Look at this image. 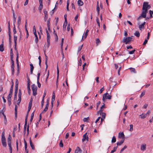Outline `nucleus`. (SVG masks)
Segmentation results:
<instances>
[{
	"instance_id": "15",
	"label": "nucleus",
	"mask_w": 153,
	"mask_h": 153,
	"mask_svg": "<svg viewBox=\"0 0 153 153\" xmlns=\"http://www.w3.org/2000/svg\"><path fill=\"white\" fill-rule=\"evenodd\" d=\"M124 140L123 139L120 141L118 142L117 143V146H120L124 142Z\"/></svg>"
},
{
	"instance_id": "46",
	"label": "nucleus",
	"mask_w": 153,
	"mask_h": 153,
	"mask_svg": "<svg viewBox=\"0 0 153 153\" xmlns=\"http://www.w3.org/2000/svg\"><path fill=\"white\" fill-rule=\"evenodd\" d=\"M48 107V106L46 105L45 108H44V110L42 112L43 113V112H45L47 110Z\"/></svg>"
},
{
	"instance_id": "52",
	"label": "nucleus",
	"mask_w": 153,
	"mask_h": 153,
	"mask_svg": "<svg viewBox=\"0 0 153 153\" xmlns=\"http://www.w3.org/2000/svg\"><path fill=\"white\" fill-rule=\"evenodd\" d=\"M148 39H146L143 44V45H145L148 42Z\"/></svg>"
},
{
	"instance_id": "37",
	"label": "nucleus",
	"mask_w": 153,
	"mask_h": 153,
	"mask_svg": "<svg viewBox=\"0 0 153 153\" xmlns=\"http://www.w3.org/2000/svg\"><path fill=\"white\" fill-rule=\"evenodd\" d=\"M13 26L14 27L13 28V32L14 34L16 33V30L15 24H13Z\"/></svg>"
},
{
	"instance_id": "13",
	"label": "nucleus",
	"mask_w": 153,
	"mask_h": 153,
	"mask_svg": "<svg viewBox=\"0 0 153 153\" xmlns=\"http://www.w3.org/2000/svg\"><path fill=\"white\" fill-rule=\"evenodd\" d=\"M30 72L31 74H32L34 67L32 64H30Z\"/></svg>"
},
{
	"instance_id": "23",
	"label": "nucleus",
	"mask_w": 153,
	"mask_h": 153,
	"mask_svg": "<svg viewBox=\"0 0 153 153\" xmlns=\"http://www.w3.org/2000/svg\"><path fill=\"white\" fill-rule=\"evenodd\" d=\"M17 106L16 105H15V117L16 118V117H17Z\"/></svg>"
},
{
	"instance_id": "60",
	"label": "nucleus",
	"mask_w": 153,
	"mask_h": 153,
	"mask_svg": "<svg viewBox=\"0 0 153 153\" xmlns=\"http://www.w3.org/2000/svg\"><path fill=\"white\" fill-rule=\"evenodd\" d=\"M127 147V146H125L124 147L122 148L120 150V152H122L123 151H124V150Z\"/></svg>"
},
{
	"instance_id": "63",
	"label": "nucleus",
	"mask_w": 153,
	"mask_h": 153,
	"mask_svg": "<svg viewBox=\"0 0 153 153\" xmlns=\"http://www.w3.org/2000/svg\"><path fill=\"white\" fill-rule=\"evenodd\" d=\"M56 10H55V8H54L51 11L50 13L51 15H52L53 14V13H54V12L55 11H56Z\"/></svg>"
},
{
	"instance_id": "28",
	"label": "nucleus",
	"mask_w": 153,
	"mask_h": 153,
	"mask_svg": "<svg viewBox=\"0 0 153 153\" xmlns=\"http://www.w3.org/2000/svg\"><path fill=\"white\" fill-rule=\"evenodd\" d=\"M117 148V146L116 147H114L113 148V150L111 151L110 153H113L114 152H115Z\"/></svg>"
},
{
	"instance_id": "25",
	"label": "nucleus",
	"mask_w": 153,
	"mask_h": 153,
	"mask_svg": "<svg viewBox=\"0 0 153 153\" xmlns=\"http://www.w3.org/2000/svg\"><path fill=\"white\" fill-rule=\"evenodd\" d=\"M33 99L31 98L29 103L28 107H32V104Z\"/></svg>"
},
{
	"instance_id": "26",
	"label": "nucleus",
	"mask_w": 153,
	"mask_h": 153,
	"mask_svg": "<svg viewBox=\"0 0 153 153\" xmlns=\"http://www.w3.org/2000/svg\"><path fill=\"white\" fill-rule=\"evenodd\" d=\"M88 32H89L88 30H86L85 32V36H84L85 39L86 38L87 36L88 35Z\"/></svg>"
},
{
	"instance_id": "32",
	"label": "nucleus",
	"mask_w": 153,
	"mask_h": 153,
	"mask_svg": "<svg viewBox=\"0 0 153 153\" xmlns=\"http://www.w3.org/2000/svg\"><path fill=\"white\" fill-rule=\"evenodd\" d=\"M34 35L36 37L35 39V41L36 43V44H37L38 42V37L37 36V34L35 35Z\"/></svg>"
},
{
	"instance_id": "19",
	"label": "nucleus",
	"mask_w": 153,
	"mask_h": 153,
	"mask_svg": "<svg viewBox=\"0 0 153 153\" xmlns=\"http://www.w3.org/2000/svg\"><path fill=\"white\" fill-rule=\"evenodd\" d=\"M96 10H97V11L98 13V14H99L100 9V7H99V5L98 1H97V2Z\"/></svg>"
},
{
	"instance_id": "41",
	"label": "nucleus",
	"mask_w": 153,
	"mask_h": 153,
	"mask_svg": "<svg viewBox=\"0 0 153 153\" xmlns=\"http://www.w3.org/2000/svg\"><path fill=\"white\" fill-rule=\"evenodd\" d=\"M18 84H19V82H18V80L17 79H16V80L15 87H18Z\"/></svg>"
},
{
	"instance_id": "57",
	"label": "nucleus",
	"mask_w": 153,
	"mask_h": 153,
	"mask_svg": "<svg viewBox=\"0 0 153 153\" xmlns=\"http://www.w3.org/2000/svg\"><path fill=\"white\" fill-rule=\"evenodd\" d=\"M149 12L150 13V16L149 18L150 19H151L152 17V11L151 10H150L149 11Z\"/></svg>"
},
{
	"instance_id": "49",
	"label": "nucleus",
	"mask_w": 153,
	"mask_h": 153,
	"mask_svg": "<svg viewBox=\"0 0 153 153\" xmlns=\"http://www.w3.org/2000/svg\"><path fill=\"white\" fill-rule=\"evenodd\" d=\"M82 46H83V45H82L81 46H79L78 47V52H79L81 51V50L82 49Z\"/></svg>"
},
{
	"instance_id": "30",
	"label": "nucleus",
	"mask_w": 153,
	"mask_h": 153,
	"mask_svg": "<svg viewBox=\"0 0 153 153\" xmlns=\"http://www.w3.org/2000/svg\"><path fill=\"white\" fill-rule=\"evenodd\" d=\"M100 43V41L98 38H97L96 40V43L97 45H98L99 43Z\"/></svg>"
},
{
	"instance_id": "34",
	"label": "nucleus",
	"mask_w": 153,
	"mask_h": 153,
	"mask_svg": "<svg viewBox=\"0 0 153 153\" xmlns=\"http://www.w3.org/2000/svg\"><path fill=\"white\" fill-rule=\"evenodd\" d=\"M18 87H15L14 95H17L18 92Z\"/></svg>"
},
{
	"instance_id": "42",
	"label": "nucleus",
	"mask_w": 153,
	"mask_h": 153,
	"mask_svg": "<svg viewBox=\"0 0 153 153\" xmlns=\"http://www.w3.org/2000/svg\"><path fill=\"white\" fill-rule=\"evenodd\" d=\"M130 128L129 129V131H132L133 130V125L132 124L130 125Z\"/></svg>"
},
{
	"instance_id": "47",
	"label": "nucleus",
	"mask_w": 153,
	"mask_h": 153,
	"mask_svg": "<svg viewBox=\"0 0 153 153\" xmlns=\"http://www.w3.org/2000/svg\"><path fill=\"white\" fill-rule=\"evenodd\" d=\"M13 24H15V23L16 22V17L15 16V14H14V15H13Z\"/></svg>"
},
{
	"instance_id": "11",
	"label": "nucleus",
	"mask_w": 153,
	"mask_h": 153,
	"mask_svg": "<svg viewBox=\"0 0 153 153\" xmlns=\"http://www.w3.org/2000/svg\"><path fill=\"white\" fill-rule=\"evenodd\" d=\"M57 80L56 81V85L57 86L58 83V80L59 76V71L58 68V64L57 65Z\"/></svg>"
},
{
	"instance_id": "14",
	"label": "nucleus",
	"mask_w": 153,
	"mask_h": 153,
	"mask_svg": "<svg viewBox=\"0 0 153 153\" xmlns=\"http://www.w3.org/2000/svg\"><path fill=\"white\" fill-rule=\"evenodd\" d=\"M145 23V22H144L143 24L139 26V28L140 30H141L143 28H144V26Z\"/></svg>"
},
{
	"instance_id": "3",
	"label": "nucleus",
	"mask_w": 153,
	"mask_h": 153,
	"mask_svg": "<svg viewBox=\"0 0 153 153\" xmlns=\"http://www.w3.org/2000/svg\"><path fill=\"white\" fill-rule=\"evenodd\" d=\"M31 88L33 91V95L35 96L37 94L36 91L37 88L34 84H33L31 85Z\"/></svg>"
},
{
	"instance_id": "9",
	"label": "nucleus",
	"mask_w": 153,
	"mask_h": 153,
	"mask_svg": "<svg viewBox=\"0 0 153 153\" xmlns=\"http://www.w3.org/2000/svg\"><path fill=\"white\" fill-rule=\"evenodd\" d=\"M82 150L78 146L76 147L75 151V153H82Z\"/></svg>"
},
{
	"instance_id": "54",
	"label": "nucleus",
	"mask_w": 153,
	"mask_h": 153,
	"mask_svg": "<svg viewBox=\"0 0 153 153\" xmlns=\"http://www.w3.org/2000/svg\"><path fill=\"white\" fill-rule=\"evenodd\" d=\"M44 52H45V63H46V62H47V60H48V57L45 54V51H44Z\"/></svg>"
},
{
	"instance_id": "31",
	"label": "nucleus",
	"mask_w": 153,
	"mask_h": 153,
	"mask_svg": "<svg viewBox=\"0 0 153 153\" xmlns=\"http://www.w3.org/2000/svg\"><path fill=\"white\" fill-rule=\"evenodd\" d=\"M11 137L10 135L9 134L7 139V143L11 142Z\"/></svg>"
},
{
	"instance_id": "21",
	"label": "nucleus",
	"mask_w": 153,
	"mask_h": 153,
	"mask_svg": "<svg viewBox=\"0 0 153 153\" xmlns=\"http://www.w3.org/2000/svg\"><path fill=\"white\" fill-rule=\"evenodd\" d=\"M135 36L137 37H139L140 36V34L139 32L138 31H136L134 33Z\"/></svg>"
},
{
	"instance_id": "40",
	"label": "nucleus",
	"mask_w": 153,
	"mask_h": 153,
	"mask_svg": "<svg viewBox=\"0 0 153 153\" xmlns=\"http://www.w3.org/2000/svg\"><path fill=\"white\" fill-rule=\"evenodd\" d=\"M59 146L61 147H62L63 146V144L62 143V140H61L60 141L59 144Z\"/></svg>"
},
{
	"instance_id": "50",
	"label": "nucleus",
	"mask_w": 153,
	"mask_h": 153,
	"mask_svg": "<svg viewBox=\"0 0 153 153\" xmlns=\"http://www.w3.org/2000/svg\"><path fill=\"white\" fill-rule=\"evenodd\" d=\"M64 40V38H62V39H61V48L62 49V46H63V44Z\"/></svg>"
},
{
	"instance_id": "24",
	"label": "nucleus",
	"mask_w": 153,
	"mask_h": 153,
	"mask_svg": "<svg viewBox=\"0 0 153 153\" xmlns=\"http://www.w3.org/2000/svg\"><path fill=\"white\" fill-rule=\"evenodd\" d=\"M17 36L14 35V44H15V45H17Z\"/></svg>"
},
{
	"instance_id": "39",
	"label": "nucleus",
	"mask_w": 153,
	"mask_h": 153,
	"mask_svg": "<svg viewBox=\"0 0 153 153\" xmlns=\"http://www.w3.org/2000/svg\"><path fill=\"white\" fill-rule=\"evenodd\" d=\"M4 124L5 125H6L7 122V120L6 119V116L5 115H4Z\"/></svg>"
},
{
	"instance_id": "16",
	"label": "nucleus",
	"mask_w": 153,
	"mask_h": 153,
	"mask_svg": "<svg viewBox=\"0 0 153 153\" xmlns=\"http://www.w3.org/2000/svg\"><path fill=\"white\" fill-rule=\"evenodd\" d=\"M77 3L78 5L79 6H82L83 4V3L81 0H79L78 1Z\"/></svg>"
},
{
	"instance_id": "51",
	"label": "nucleus",
	"mask_w": 153,
	"mask_h": 153,
	"mask_svg": "<svg viewBox=\"0 0 153 153\" xmlns=\"http://www.w3.org/2000/svg\"><path fill=\"white\" fill-rule=\"evenodd\" d=\"M145 91H143L141 94V95L140 96V97L141 98L143 97L144 95L145 94Z\"/></svg>"
},
{
	"instance_id": "33",
	"label": "nucleus",
	"mask_w": 153,
	"mask_h": 153,
	"mask_svg": "<svg viewBox=\"0 0 153 153\" xmlns=\"http://www.w3.org/2000/svg\"><path fill=\"white\" fill-rule=\"evenodd\" d=\"M67 25V22H66V23H65V22L64 23V24L63 25V30H65Z\"/></svg>"
},
{
	"instance_id": "53",
	"label": "nucleus",
	"mask_w": 153,
	"mask_h": 153,
	"mask_svg": "<svg viewBox=\"0 0 153 153\" xmlns=\"http://www.w3.org/2000/svg\"><path fill=\"white\" fill-rule=\"evenodd\" d=\"M7 101L8 102L9 105H10L11 104V98H7Z\"/></svg>"
},
{
	"instance_id": "1",
	"label": "nucleus",
	"mask_w": 153,
	"mask_h": 153,
	"mask_svg": "<svg viewBox=\"0 0 153 153\" xmlns=\"http://www.w3.org/2000/svg\"><path fill=\"white\" fill-rule=\"evenodd\" d=\"M1 142L3 146L6 147L7 146V143L5 137V130L2 132L1 136Z\"/></svg>"
},
{
	"instance_id": "27",
	"label": "nucleus",
	"mask_w": 153,
	"mask_h": 153,
	"mask_svg": "<svg viewBox=\"0 0 153 153\" xmlns=\"http://www.w3.org/2000/svg\"><path fill=\"white\" fill-rule=\"evenodd\" d=\"M4 51V48L3 47V45L2 44L0 45V51L2 52Z\"/></svg>"
},
{
	"instance_id": "5",
	"label": "nucleus",
	"mask_w": 153,
	"mask_h": 153,
	"mask_svg": "<svg viewBox=\"0 0 153 153\" xmlns=\"http://www.w3.org/2000/svg\"><path fill=\"white\" fill-rule=\"evenodd\" d=\"M148 11L146 10H143L141 14V16H139L137 20H139V19H140L141 18V17H143L144 18H146V13Z\"/></svg>"
},
{
	"instance_id": "56",
	"label": "nucleus",
	"mask_w": 153,
	"mask_h": 153,
	"mask_svg": "<svg viewBox=\"0 0 153 153\" xmlns=\"http://www.w3.org/2000/svg\"><path fill=\"white\" fill-rule=\"evenodd\" d=\"M82 60L81 58L79 60L78 65L81 66L82 65Z\"/></svg>"
},
{
	"instance_id": "7",
	"label": "nucleus",
	"mask_w": 153,
	"mask_h": 153,
	"mask_svg": "<svg viewBox=\"0 0 153 153\" xmlns=\"http://www.w3.org/2000/svg\"><path fill=\"white\" fill-rule=\"evenodd\" d=\"M149 4L148 2H144L143 3V7L142 8L143 10H147V5Z\"/></svg>"
},
{
	"instance_id": "2",
	"label": "nucleus",
	"mask_w": 153,
	"mask_h": 153,
	"mask_svg": "<svg viewBox=\"0 0 153 153\" xmlns=\"http://www.w3.org/2000/svg\"><path fill=\"white\" fill-rule=\"evenodd\" d=\"M107 94H108V93H106L105 94H104L102 95V100L104 102H105V100L106 99L110 100L111 99L112 96L111 95L107 96Z\"/></svg>"
},
{
	"instance_id": "38",
	"label": "nucleus",
	"mask_w": 153,
	"mask_h": 153,
	"mask_svg": "<svg viewBox=\"0 0 153 153\" xmlns=\"http://www.w3.org/2000/svg\"><path fill=\"white\" fill-rule=\"evenodd\" d=\"M146 114L143 115L142 114L140 115V116H141V118L143 119L145 118L146 117Z\"/></svg>"
},
{
	"instance_id": "58",
	"label": "nucleus",
	"mask_w": 153,
	"mask_h": 153,
	"mask_svg": "<svg viewBox=\"0 0 153 153\" xmlns=\"http://www.w3.org/2000/svg\"><path fill=\"white\" fill-rule=\"evenodd\" d=\"M48 18V15H45L44 21H45V22L46 21V20H47Z\"/></svg>"
},
{
	"instance_id": "6",
	"label": "nucleus",
	"mask_w": 153,
	"mask_h": 153,
	"mask_svg": "<svg viewBox=\"0 0 153 153\" xmlns=\"http://www.w3.org/2000/svg\"><path fill=\"white\" fill-rule=\"evenodd\" d=\"M122 42L126 44H129L130 42V40L128 37H124L122 41Z\"/></svg>"
},
{
	"instance_id": "8",
	"label": "nucleus",
	"mask_w": 153,
	"mask_h": 153,
	"mask_svg": "<svg viewBox=\"0 0 153 153\" xmlns=\"http://www.w3.org/2000/svg\"><path fill=\"white\" fill-rule=\"evenodd\" d=\"M87 133H86L83 135V138L82 140V142H84L85 140L88 141V137L87 136Z\"/></svg>"
},
{
	"instance_id": "29",
	"label": "nucleus",
	"mask_w": 153,
	"mask_h": 153,
	"mask_svg": "<svg viewBox=\"0 0 153 153\" xmlns=\"http://www.w3.org/2000/svg\"><path fill=\"white\" fill-rule=\"evenodd\" d=\"M116 138L114 136L113 137L112 139L111 140V142L112 143H114L116 142Z\"/></svg>"
},
{
	"instance_id": "22",
	"label": "nucleus",
	"mask_w": 153,
	"mask_h": 153,
	"mask_svg": "<svg viewBox=\"0 0 153 153\" xmlns=\"http://www.w3.org/2000/svg\"><path fill=\"white\" fill-rule=\"evenodd\" d=\"M17 23L18 26H19L21 24V17L20 16H19L18 17V20L17 21Z\"/></svg>"
},
{
	"instance_id": "45",
	"label": "nucleus",
	"mask_w": 153,
	"mask_h": 153,
	"mask_svg": "<svg viewBox=\"0 0 153 153\" xmlns=\"http://www.w3.org/2000/svg\"><path fill=\"white\" fill-rule=\"evenodd\" d=\"M13 85H12L11 88H10V93H13Z\"/></svg>"
},
{
	"instance_id": "36",
	"label": "nucleus",
	"mask_w": 153,
	"mask_h": 153,
	"mask_svg": "<svg viewBox=\"0 0 153 153\" xmlns=\"http://www.w3.org/2000/svg\"><path fill=\"white\" fill-rule=\"evenodd\" d=\"M135 51V50H134L131 51H128L129 52V54H132L134 53Z\"/></svg>"
},
{
	"instance_id": "59",
	"label": "nucleus",
	"mask_w": 153,
	"mask_h": 153,
	"mask_svg": "<svg viewBox=\"0 0 153 153\" xmlns=\"http://www.w3.org/2000/svg\"><path fill=\"white\" fill-rule=\"evenodd\" d=\"M54 94V93H53ZM55 100V94H54L53 95L52 98V101H54Z\"/></svg>"
},
{
	"instance_id": "62",
	"label": "nucleus",
	"mask_w": 153,
	"mask_h": 153,
	"mask_svg": "<svg viewBox=\"0 0 153 153\" xmlns=\"http://www.w3.org/2000/svg\"><path fill=\"white\" fill-rule=\"evenodd\" d=\"M43 13L45 14V15H48V12H47V11L46 10V9H44L43 10Z\"/></svg>"
},
{
	"instance_id": "4",
	"label": "nucleus",
	"mask_w": 153,
	"mask_h": 153,
	"mask_svg": "<svg viewBox=\"0 0 153 153\" xmlns=\"http://www.w3.org/2000/svg\"><path fill=\"white\" fill-rule=\"evenodd\" d=\"M47 35V42L48 43V47L49 46L50 44V36L49 33L48 32L47 29V28L45 29Z\"/></svg>"
},
{
	"instance_id": "43",
	"label": "nucleus",
	"mask_w": 153,
	"mask_h": 153,
	"mask_svg": "<svg viewBox=\"0 0 153 153\" xmlns=\"http://www.w3.org/2000/svg\"><path fill=\"white\" fill-rule=\"evenodd\" d=\"M102 118L105 119L106 116V114L105 113H102Z\"/></svg>"
},
{
	"instance_id": "64",
	"label": "nucleus",
	"mask_w": 153,
	"mask_h": 153,
	"mask_svg": "<svg viewBox=\"0 0 153 153\" xmlns=\"http://www.w3.org/2000/svg\"><path fill=\"white\" fill-rule=\"evenodd\" d=\"M12 94L13 93H9V95L7 96V98H11Z\"/></svg>"
},
{
	"instance_id": "35",
	"label": "nucleus",
	"mask_w": 153,
	"mask_h": 153,
	"mask_svg": "<svg viewBox=\"0 0 153 153\" xmlns=\"http://www.w3.org/2000/svg\"><path fill=\"white\" fill-rule=\"evenodd\" d=\"M43 5L42 4H40L39 7V9L41 11L43 8Z\"/></svg>"
},
{
	"instance_id": "12",
	"label": "nucleus",
	"mask_w": 153,
	"mask_h": 153,
	"mask_svg": "<svg viewBox=\"0 0 153 153\" xmlns=\"http://www.w3.org/2000/svg\"><path fill=\"white\" fill-rule=\"evenodd\" d=\"M146 144H142L141 146V150L144 151L146 149Z\"/></svg>"
},
{
	"instance_id": "20",
	"label": "nucleus",
	"mask_w": 153,
	"mask_h": 153,
	"mask_svg": "<svg viewBox=\"0 0 153 153\" xmlns=\"http://www.w3.org/2000/svg\"><path fill=\"white\" fill-rule=\"evenodd\" d=\"M129 69L131 71V72L132 73H136V71H135V70L134 68H129Z\"/></svg>"
},
{
	"instance_id": "44",
	"label": "nucleus",
	"mask_w": 153,
	"mask_h": 153,
	"mask_svg": "<svg viewBox=\"0 0 153 153\" xmlns=\"http://www.w3.org/2000/svg\"><path fill=\"white\" fill-rule=\"evenodd\" d=\"M7 144H8V146L9 147L10 150L12 149L11 145V142L8 143H7Z\"/></svg>"
},
{
	"instance_id": "61",
	"label": "nucleus",
	"mask_w": 153,
	"mask_h": 153,
	"mask_svg": "<svg viewBox=\"0 0 153 153\" xmlns=\"http://www.w3.org/2000/svg\"><path fill=\"white\" fill-rule=\"evenodd\" d=\"M24 143L25 144V148H27V145L25 139L24 140Z\"/></svg>"
},
{
	"instance_id": "10",
	"label": "nucleus",
	"mask_w": 153,
	"mask_h": 153,
	"mask_svg": "<svg viewBox=\"0 0 153 153\" xmlns=\"http://www.w3.org/2000/svg\"><path fill=\"white\" fill-rule=\"evenodd\" d=\"M27 89L28 90V94L29 95H30V84L29 79L28 81L27 82Z\"/></svg>"
},
{
	"instance_id": "18",
	"label": "nucleus",
	"mask_w": 153,
	"mask_h": 153,
	"mask_svg": "<svg viewBox=\"0 0 153 153\" xmlns=\"http://www.w3.org/2000/svg\"><path fill=\"white\" fill-rule=\"evenodd\" d=\"M30 146L32 148V149H34V146L33 144V143H32V141L31 140L30 138Z\"/></svg>"
},
{
	"instance_id": "48",
	"label": "nucleus",
	"mask_w": 153,
	"mask_h": 153,
	"mask_svg": "<svg viewBox=\"0 0 153 153\" xmlns=\"http://www.w3.org/2000/svg\"><path fill=\"white\" fill-rule=\"evenodd\" d=\"M89 119V117H88L87 118H84L83 120L84 122H88V120Z\"/></svg>"
},
{
	"instance_id": "55",
	"label": "nucleus",
	"mask_w": 153,
	"mask_h": 153,
	"mask_svg": "<svg viewBox=\"0 0 153 153\" xmlns=\"http://www.w3.org/2000/svg\"><path fill=\"white\" fill-rule=\"evenodd\" d=\"M53 30H54L53 34L55 35V36L56 37H57V40H58V37L57 35L56 34V32L54 30V29Z\"/></svg>"
},
{
	"instance_id": "17",
	"label": "nucleus",
	"mask_w": 153,
	"mask_h": 153,
	"mask_svg": "<svg viewBox=\"0 0 153 153\" xmlns=\"http://www.w3.org/2000/svg\"><path fill=\"white\" fill-rule=\"evenodd\" d=\"M124 137V135L123 133L120 132L119 134L118 137L119 138H122Z\"/></svg>"
}]
</instances>
